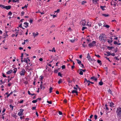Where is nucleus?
I'll use <instances>...</instances> for the list:
<instances>
[{
    "instance_id": "0eeeda50",
    "label": "nucleus",
    "mask_w": 121,
    "mask_h": 121,
    "mask_svg": "<svg viewBox=\"0 0 121 121\" xmlns=\"http://www.w3.org/2000/svg\"><path fill=\"white\" fill-rule=\"evenodd\" d=\"M20 111L18 113V115L19 116H21L23 115V112L24 110L22 109H20Z\"/></svg>"
},
{
    "instance_id": "2eb2a0df",
    "label": "nucleus",
    "mask_w": 121,
    "mask_h": 121,
    "mask_svg": "<svg viewBox=\"0 0 121 121\" xmlns=\"http://www.w3.org/2000/svg\"><path fill=\"white\" fill-rule=\"evenodd\" d=\"M91 25V22H87V24L86 25L87 26L90 27Z\"/></svg>"
},
{
    "instance_id": "6ab92c4d",
    "label": "nucleus",
    "mask_w": 121,
    "mask_h": 121,
    "mask_svg": "<svg viewBox=\"0 0 121 121\" xmlns=\"http://www.w3.org/2000/svg\"><path fill=\"white\" fill-rule=\"evenodd\" d=\"M13 72L15 73H16V72H17V68H14L13 69Z\"/></svg>"
},
{
    "instance_id": "dca6fc26",
    "label": "nucleus",
    "mask_w": 121,
    "mask_h": 121,
    "mask_svg": "<svg viewBox=\"0 0 121 121\" xmlns=\"http://www.w3.org/2000/svg\"><path fill=\"white\" fill-rule=\"evenodd\" d=\"M78 92L77 90H73L72 91V93L73 94L75 93L76 94V95H78Z\"/></svg>"
},
{
    "instance_id": "c9c22d12",
    "label": "nucleus",
    "mask_w": 121,
    "mask_h": 121,
    "mask_svg": "<svg viewBox=\"0 0 121 121\" xmlns=\"http://www.w3.org/2000/svg\"><path fill=\"white\" fill-rule=\"evenodd\" d=\"M27 7V6L26 4L23 7H22V9H23L25 8H26Z\"/></svg>"
},
{
    "instance_id": "f3484780",
    "label": "nucleus",
    "mask_w": 121,
    "mask_h": 121,
    "mask_svg": "<svg viewBox=\"0 0 121 121\" xmlns=\"http://www.w3.org/2000/svg\"><path fill=\"white\" fill-rule=\"evenodd\" d=\"M12 72V70H10L8 71L7 73H6L8 74H10Z\"/></svg>"
},
{
    "instance_id": "69168bd1",
    "label": "nucleus",
    "mask_w": 121,
    "mask_h": 121,
    "mask_svg": "<svg viewBox=\"0 0 121 121\" xmlns=\"http://www.w3.org/2000/svg\"><path fill=\"white\" fill-rule=\"evenodd\" d=\"M93 116V115H91L90 116V119H91L92 118V117Z\"/></svg>"
},
{
    "instance_id": "09e8293b",
    "label": "nucleus",
    "mask_w": 121,
    "mask_h": 121,
    "mask_svg": "<svg viewBox=\"0 0 121 121\" xmlns=\"http://www.w3.org/2000/svg\"><path fill=\"white\" fill-rule=\"evenodd\" d=\"M71 57H72V58L73 57V56L72 55H69V59L70 60V59H71Z\"/></svg>"
},
{
    "instance_id": "72a5a7b5",
    "label": "nucleus",
    "mask_w": 121,
    "mask_h": 121,
    "mask_svg": "<svg viewBox=\"0 0 121 121\" xmlns=\"http://www.w3.org/2000/svg\"><path fill=\"white\" fill-rule=\"evenodd\" d=\"M26 60H26V58H24V60H23V61L24 62H25L26 63H27V61Z\"/></svg>"
},
{
    "instance_id": "39448f33",
    "label": "nucleus",
    "mask_w": 121,
    "mask_h": 121,
    "mask_svg": "<svg viewBox=\"0 0 121 121\" xmlns=\"http://www.w3.org/2000/svg\"><path fill=\"white\" fill-rule=\"evenodd\" d=\"M26 72L25 70L23 69H22V70L19 73L21 76H24L25 73Z\"/></svg>"
},
{
    "instance_id": "79ce46f5",
    "label": "nucleus",
    "mask_w": 121,
    "mask_h": 121,
    "mask_svg": "<svg viewBox=\"0 0 121 121\" xmlns=\"http://www.w3.org/2000/svg\"><path fill=\"white\" fill-rule=\"evenodd\" d=\"M105 107H106V110H109V109L108 107L107 106V104H105Z\"/></svg>"
},
{
    "instance_id": "13d9d810",
    "label": "nucleus",
    "mask_w": 121,
    "mask_h": 121,
    "mask_svg": "<svg viewBox=\"0 0 121 121\" xmlns=\"http://www.w3.org/2000/svg\"><path fill=\"white\" fill-rule=\"evenodd\" d=\"M23 100H21L19 102V103H23Z\"/></svg>"
},
{
    "instance_id": "a878e982",
    "label": "nucleus",
    "mask_w": 121,
    "mask_h": 121,
    "mask_svg": "<svg viewBox=\"0 0 121 121\" xmlns=\"http://www.w3.org/2000/svg\"><path fill=\"white\" fill-rule=\"evenodd\" d=\"M43 86H42V84H41L40 85V87L38 89H42Z\"/></svg>"
},
{
    "instance_id": "a18cd8bd",
    "label": "nucleus",
    "mask_w": 121,
    "mask_h": 121,
    "mask_svg": "<svg viewBox=\"0 0 121 121\" xmlns=\"http://www.w3.org/2000/svg\"><path fill=\"white\" fill-rule=\"evenodd\" d=\"M62 68V69H65V65H63L61 67Z\"/></svg>"
},
{
    "instance_id": "1a4fd4ad",
    "label": "nucleus",
    "mask_w": 121,
    "mask_h": 121,
    "mask_svg": "<svg viewBox=\"0 0 121 121\" xmlns=\"http://www.w3.org/2000/svg\"><path fill=\"white\" fill-rule=\"evenodd\" d=\"M108 104L109 106L111 107H114V103L112 102L110 103L108 102Z\"/></svg>"
},
{
    "instance_id": "aec40b11",
    "label": "nucleus",
    "mask_w": 121,
    "mask_h": 121,
    "mask_svg": "<svg viewBox=\"0 0 121 121\" xmlns=\"http://www.w3.org/2000/svg\"><path fill=\"white\" fill-rule=\"evenodd\" d=\"M111 40H112V38H111ZM107 40H108V42L109 43H112V40H111L109 39H108Z\"/></svg>"
},
{
    "instance_id": "c85d7f7f",
    "label": "nucleus",
    "mask_w": 121,
    "mask_h": 121,
    "mask_svg": "<svg viewBox=\"0 0 121 121\" xmlns=\"http://www.w3.org/2000/svg\"><path fill=\"white\" fill-rule=\"evenodd\" d=\"M62 82V80L61 79H60L59 81H58V82L59 84H60Z\"/></svg>"
},
{
    "instance_id": "bf43d9fd",
    "label": "nucleus",
    "mask_w": 121,
    "mask_h": 121,
    "mask_svg": "<svg viewBox=\"0 0 121 121\" xmlns=\"http://www.w3.org/2000/svg\"><path fill=\"white\" fill-rule=\"evenodd\" d=\"M24 116H22L20 117V118L21 119H22L23 118H24Z\"/></svg>"
},
{
    "instance_id": "774afa93",
    "label": "nucleus",
    "mask_w": 121,
    "mask_h": 121,
    "mask_svg": "<svg viewBox=\"0 0 121 121\" xmlns=\"http://www.w3.org/2000/svg\"><path fill=\"white\" fill-rule=\"evenodd\" d=\"M36 108V107H32V109L33 110L35 109Z\"/></svg>"
},
{
    "instance_id": "f257e3e1",
    "label": "nucleus",
    "mask_w": 121,
    "mask_h": 121,
    "mask_svg": "<svg viewBox=\"0 0 121 121\" xmlns=\"http://www.w3.org/2000/svg\"><path fill=\"white\" fill-rule=\"evenodd\" d=\"M99 39L100 41L105 42L106 39V35L103 34H100L99 37Z\"/></svg>"
},
{
    "instance_id": "5fc2aeb1",
    "label": "nucleus",
    "mask_w": 121,
    "mask_h": 121,
    "mask_svg": "<svg viewBox=\"0 0 121 121\" xmlns=\"http://www.w3.org/2000/svg\"><path fill=\"white\" fill-rule=\"evenodd\" d=\"M21 14H22L21 15L22 16L24 14V12H23V11L22 12H21Z\"/></svg>"
},
{
    "instance_id": "473e14b6",
    "label": "nucleus",
    "mask_w": 121,
    "mask_h": 121,
    "mask_svg": "<svg viewBox=\"0 0 121 121\" xmlns=\"http://www.w3.org/2000/svg\"><path fill=\"white\" fill-rule=\"evenodd\" d=\"M37 99L32 101V102L33 103H35L37 102Z\"/></svg>"
},
{
    "instance_id": "0e129e2a",
    "label": "nucleus",
    "mask_w": 121,
    "mask_h": 121,
    "mask_svg": "<svg viewBox=\"0 0 121 121\" xmlns=\"http://www.w3.org/2000/svg\"><path fill=\"white\" fill-rule=\"evenodd\" d=\"M95 55V56H96L97 57H100V56L99 55Z\"/></svg>"
},
{
    "instance_id": "20e7f679",
    "label": "nucleus",
    "mask_w": 121,
    "mask_h": 121,
    "mask_svg": "<svg viewBox=\"0 0 121 121\" xmlns=\"http://www.w3.org/2000/svg\"><path fill=\"white\" fill-rule=\"evenodd\" d=\"M87 58L88 59V60L90 62L94 60L93 59L91 58L89 53L88 54Z\"/></svg>"
},
{
    "instance_id": "c756f323",
    "label": "nucleus",
    "mask_w": 121,
    "mask_h": 121,
    "mask_svg": "<svg viewBox=\"0 0 121 121\" xmlns=\"http://www.w3.org/2000/svg\"><path fill=\"white\" fill-rule=\"evenodd\" d=\"M87 29V28L85 27H83L82 28V30L83 31L85 29Z\"/></svg>"
},
{
    "instance_id": "f8f14e48",
    "label": "nucleus",
    "mask_w": 121,
    "mask_h": 121,
    "mask_svg": "<svg viewBox=\"0 0 121 121\" xmlns=\"http://www.w3.org/2000/svg\"><path fill=\"white\" fill-rule=\"evenodd\" d=\"M91 79H92L93 80H95V81H97V78L94 76H93L92 77H91Z\"/></svg>"
},
{
    "instance_id": "7ed1b4c3",
    "label": "nucleus",
    "mask_w": 121,
    "mask_h": 121,
    "mask_svg": "<svg viewBox=\"0 0 121 121\" xmlns=\"http://www.w3.org/2000/svg\"><path fill=\"white\" fill-rule=\"evenodd\" d=\"M0 7L2 9H5L7 10L10 9L11 7V6L10 5L5 6L1 4H0Z\"/></svg>"
},
{
    "instance_id": "a211bd4d",
    "label": "nucleus",
    "mask_w": 121,
    "mask_h": 121,
    "mask_svg": "<svg viewBox=\"0 0 121 121\" xmlns=\"http://www.w3.org/2000/svg\"><path fill=\"white\" fill-rule=\"evenodd\" d=\"M106 7V6H100V8L103 10H105L104 9V8Z\"/></svg>"
},
{
    "instance_id": "f03ea898",
    "label": "nucleus",
    "mask_w": 121,
    "mask_h": 121,
    "mask_svg": "<svg viewBox=\"0 0 121 121\" xmlns=\"http://www.w3.org/2000/svg\"><path fill=\"white\" fill-rule=\"evenodd\" d=\"M116 113L118 118L120 119L121 118V108H117Z\"/></svg>"
},
{
    "instance_id": "9b49d317",
    "label": "nucleus",
    "mask_w": 121,
    "mask_h": 121,
    "mask_svg": "<svg viewBox=\"0 0 121 121\" xmlns=\"http://www.w3.org/2000/svg\"><path fill=\"white\" fill-rule=\"evenodd\" d=\"M104 22L103 21H101L98 24V25L99 26H101L102 25V23H104Z\"/></svg>"
},
{
    "instance_id": "5701e85b",
    "label": "nucleus",
    "mask_w": 121,
    "mask_h": 121,
    "mask_svg": "<svg viewBox=\"0 0 121 121\" xmlns=\"http://www.w3.org/2000/svg\"><path fill=\"white\" fill-rule=\"evenodd\" d=\"M103 26L107 28H109L110 27V26L108 25H104Z\"/></svg>"
},
{
    "instance_id": "8fccbe9b",
    "label": "nucleus",
    "mask_w": 121,
    "mask_h": 121,
    "mask_svg": "<svg viewBox=\"0 0 121 121\" xmlns=\"http://www.w3.org/2000/svg\"><path fill=\"white\" fill-rule=\"evenodd\" d=\"M94 117L95 120H96L97 118V116L96 115H94Z\"/></svg>"
},
{
    "instance_id": "3c124183",
    "label": "nucleus",
    "mask_w": 121,
    "mask_h": 121,
    "mask_svg": "<svg viewBox=\"0 0 121 121\" xmlns=\"http://www.w3.org/2000/svg\"><path fill=\"white\" fill-rule=\"evenodd\" d=\"M47 102L50 104H52V102H51L49 101H47Z\"/></svg>"
},
{
    "instance_id": "58836bf2",
    "label": "nucleus",
    "mask_w": 121,
    "mask_h": 121,
    "mask_svg": "<svg viewBox=\"0 0 121 121\" xmlns=\"http://www.w3.org/2000/svg\"><path fill=\"white\" fill-rule=\"evenodd\" d=\"M60 11V9H57L56 11H55V13H59Z\"/></svg>"
},
{
    "instance_id": "7c9ffc66",
    "label": "nucleus",
    "mask_w": 121,
    "mask_h": 121,
    "mask_svg": "<svg viewBox=\"0 0 121 121\" xmlns=\"http://www.w3.org/2000/svg\"><path fill=\"white\" fill-rule=\"evenodd\" d=\"M85 80V82H86L87 83H88V82H90V81L89 80H87L86 78H85L84 79Z\"/></svg>"
},
{
    "instance_id": "e2e57ef3",
    "label": "nucleus",
    "mask_w": 121,
    "mask_h": 121,
    "mask_svg": "<svg viewBox=\"0 0 121 121\" xmlns=\"http://www.w3.org/2000/svg\"><path fill=\"white\" fill-rule=\"evenodd\" d=\"M80 65L81 67H82V68L84 67V65H83L82 64H81V65Z\"/></svg>"
},
{
    "instance_id": "c03bdc74",
    "label": "nucleus",
    "mask_w": 121,
    "mask_h": 121,
    "mask_svg": "<svg viewBox=\"0 0 121 121\" xmlns=\"http://www.w3.org/2000/svg\"><path fill=\"white\" fill-rule=\"evenodd\" d=\"M58 75L60 77H62L61 74L60 72H59L58 73Z\"/></svg>"
},
{
    "instance_id": "338daca9",
    "label": "nucleus",
    "mask_w": 121,
    "mask_h": 121,
    "mask_svg": "<svg viewBox=\"0 0 121 121\" xmlns=\"http://www.w3.org/2000/svg\"><path fill=\"white\" fill-rule=\"evenodd\" d=\"M28 94L29 95H30L31 94V93L29 91H28Z\"/></svg>"
},
{
    "instance_id": "bb28decb",
    "label": "nucleus",
    "mask_w": 121,
    "mask_h": 121,
    "mask_svg": "<svg viewBox=\"0 0 121 121\" xmlns=\"http://www.w3.org/2000/svg\"><path fill=\"white\" fill-rule=\"evenodd\" d=\"M43 77L42 76H40L39 78V80L40 81H42Z\"/></svg>"
},
{
    "instance_id": "412c9836",
    "label": "nucleus",
    "mask_w": 121,
    "mask_h": 121,
    "mask_svg": "<svg viewBox=\"0 0 121 121\" xmlns=\"http://www.w3.org/2000/svg\"><path fill=\"white\" fill-rule=\"evenodd\" d=\"M97 62L99 64V65H102V63L101 61L100 60H97Z\"/></svg>"
},
{
    "instance_id": "4d7b16f0",
    "label": "nucleus",
    "mask_w": 121,
    "mask_h": 121,
    "mask_svg": "<svg viewBox=\"0 0 121 121\" xmlns=\"http://www.w3.org/2000/svg\"><path fill=\"white\" fill-rule=\"evenodd\" d=\"M114 44H118V43L117 42L115 41L114 42Z\"/></svg>"
},
{
    "instance_id": "49530a36",
    "label": "nucleus",
    "mask_w": 121,
    "mask_h": 121,
    "mask_svg": "<svg viewBox=\"0 0 121 121\" xmlns=\"http://www.w3.org/2000/svg\"><path fill=\"white\" fill-rule=\"evenodd\" d=\"M58 113L59 115H62V113L60 111H59V112Z\"/></svg>"
},
{
    "instance_id": "603ef678",
    "label": "nucleus",
    "mask_w": 121,
    "mask_h": 121,
    "mask_svg": "<svg viewBox=\"0 0 121 121\" xmlns=\"http://www.w3.org/2000/svg\"><path fill=\"white\" fill-rule=\"evenodd\" d=\"M12 13L11 12H9L8 14L9 15H11L12 14Z\"/></svg>"
},
{
    "instance_id": "ddd939ff",
    "label": "nucleus",
    "mask_w": 121,
    "mask_h": 121,
    "mask_svg": "<svg viewBox=\"0 0 121 121\" xmlns=\"http://www.w3.org/2000/svg\"><path fill=\"white\" fill-rule=\"evenodd\" d=\"M28 23L26 22H25L24 23V26L26 28H27L28 26Z\"/></svg>"
},
{
    "instance_id": "9d476101",
    "label": "nucleus",
    "mask_w": 121,
    "mask_h": 121,
    "mask_svg": "<svg viewBox=\"0 0 121 121\" xmlns=\"http://www.w3.org/2000/svg\"><path fill=\"white\" fill-rule=\"evenodd\" d=\"M33 36L35 38L36 36L39 35V33L37 32H36L35 33H33Z\"/></svg>"
},
{
    "instance_id": "ea45409f",
    "label": "nucleus",
    "mask_w": 121,
    "mask_h": 121,
    "mask_svg": "<svg viewBox=\"0 0 121 121\" xmlns=\"http://www.w3.org/2000/svg\"><path fill=\"white\" fill-rule=\"evenodd\" d=\"M26 59V60H27V63H28L29 62L28 61H29V62L30 61V60L29 59V58L28 57Z\"/></svg>"
},
{
    "instance_id": "cd10ccee",
    "label": "nucleus",
    "mask_w": 121,
    "mask_h": 121,
    "mask_svg": "<svg viewBox=\"0 0 121 121\" xmlns=\"http://www.w3.org/2000/svg\"><path fill=\"white\" fill-rule=\"evenodd\" d=\"M9 107L10 108L12 109V110H13V107L12 105V104H10L9 105Z\"/></svg>"
},
{
    "instance_id": "680f3d73",
    "label": "nucleus",
    "mask_w": 121,
    "mask_h": 121,
    "mask_svg": "<svg viewBox=\"0 0 121 121\" xmlns=\"http://www.w3.org/2000/svg\"><path fill=\"white\" fill-rule=\"evenodd\" d=\"M98 0H93V2H97Z\"/></svg>"
},
{
    "instance_id": "393cba45",
    "label": "nucleus",
    "mask_w": 121,
    "mask_h": 121,
    "mask_svg": "<svg viewBox=\"0 0 121 121\" xmlns=\"http://www.w3.org/2000/svg\"><path fill=\"white\" fill-rule=\"evenodd\" d=\"M103 16H105V17H107L108 16V15L107 14H102Z\"/></svg>"
},
{
    "instance_id": "052dcab7",
    "label": "nucleus",
    "mask_w": 121,
    "mask_h": 121,
    "mask_svg": "<svg viewBox=\"0 0 121 121\" xmlns=\"http://www.w3.org/2000/svg\"><path fill=\"white\" fill-rule=\"evenodd\" d=\"M57 16L56 15H52L53 17V18H55Z\"/></svg>"
},
{
    "instance_id": "37998d69",
    "label": "nucleus",
    "mask_w": 121,
    "mask_h": 121,
    "mask_svg": "<svg viewBox=\"0 0 121 121\" xmlns=\"http://www.w3.org/2000/svg\"><path fill=\"white\" fill-rule=\"evenodd\" d=\"M19 31H16L15 33V34H16V37H17V35L18 33H19Z\"/></svg>"
},
{
    "instance_id": "6e6d98bb",
    "label": "nucleus",
    "mask_w": 121,
    "mask_h": 121,
    "mask_svg": "<svg viewBox=\"0 0 121 121\" xmlns=\"http://www.w3.org/2000/svg\"><path fill=\"white\" fill-rule=\"evenodd\" d=\"M5 111V109L4 108H3V111L2 112V113H4V112Z\"/></svg>"
},
{
    "instance_id": "de8ad7c7",
    "label": "nucleus",
    "mask_w": 121,
    "mask_h": 121,
    "mask_svg": "<svg viewBox=\"0 0 121 121\" xmlns=\"http://www.w3.org/2000/svg\"><path fill=\"white\" fill-rule=\"evenodd\" d=\"M53 51H54V52H56V51L55 49V48H52V52H53Z\"/></svg>"
},
{
    "instance_id": "b1692460",
    "label": "nucleus",
    "mask_w": 121,
    "mask_h": 121,
    "mask_svg": "<svg viewBox=\"0 0 121 121\" xmlns=\"http://www.w3.org/2000/svg\"><path fill=\"white\" fill-rule=\"evenodd\" d=\"M76 60L77 61L78 63L79 64V65H80V64L81 63V61L78 60Z\"/></svg>"
},
{
    "instance_id": "4c0bfd02",
    "label": "nucleus",
    "mask_w": 121,
    "mask_h": 121,
    "mask_svg": "<svg viewBox=\"0 0 121 121\" xmlns=\"http://www.w3.org/2000/svg\"><path fill=\"white\" fill-rule=\"evenodd\" d=\"M108 49L109 50H111L113 48V47H108Z\"/></svg>"
},
{
    "instance_id": "423d86ee",
    "label": "nucleus",
    "mask_w": 121,
    "mask_h": 121,
    "mask_svg": "<svg viewBox=\"0 0 121 121\" xmlns=\"http://www.w3.org/2000/svg\"><path fill=\"white\" fill-rule=\"evenodd\" d=\"M96 42L95 41H93L91 43H90L88 44V46L90 48L93 47L94 45V44H95Z\"/></svg>"
},
{
    "instance_id": "e433bc0d",
    "label": "nucleus",
    "mask_w": 121,
    "mask_h": 121,
    "mask_svg": "<svg viewBox=\"0 0 121 121\" xmlns=\"http://www.w3.org/2000/svg\"><path fill=\"white\" fill-rule=\"evenodd\" d=\"M99 84L100 85H103V83L102 82L100 81L99 82Z\"/></svg>"
},
{
    "instance_id": "864d4df0",
    "label": "nucleus",
    "mask_w": 121,
    "mask_h": 121,
    "mask_svg": "<svg viewBox=\"0 0 121 121\" xmlns=\"http://www.w3.org/2000/svg\"><path fill=\"white\" fill-rule=\"evenodd\" d=\"M74 40H70V41L72 43H73L74 42Z\"/></svg>"
},
{
    "instance_id": "a19ab883",
    "label": "nucleus",
    "mask_w": 121,
    "mask_h": 121,
    "mask_svg": "<svg viewBox=\"0 0 121 121\" xmlns=\"http://www.w3.org/2000/svg\"><path fill=\"white\" fill-rule=\"evenodd\" d=\"M108 92L110 94H111V93H112V91H111V89H109L108 90Z\"/></svg>"
},
{
    "instance_id": "2f4dec72",
    "label": "nucleus",
    "mask_w": 121,
    "mask_h": 121,
    "mask_svg": "<svg viewBox=\"0 0 121 121\" xmlns=\"http://www.w3.org/2000/svg\"><path fill=\"white\" fill-rule=\"evenodd\" d=\"M86 3V2L85 1V0L83 1L82 2V5H84L85 4V3Z\"/></svg>"
},
{
    "instance_id": "6e6552de",
    "label": "nucleus",
    "mask_w": 121,
    "mask_h": 121,
    "mask_svg": "<svg viewBox=\"0 0 121 121\" xmlns=\"http://www.w3.org/2000/svg\"><path fill=\"white\" fill-rule=\"evenodd\" d=\"M86 21L85 20H82L81 22V23L83 26H84L86 25Z\"/></svg>"
},
{
    "instance_id": "4468645a",
    "label": "nucleus",
    "mask_w": 121,
    "mask_h": 121,
    "mask_svg": "<svg viewBox=\"0 0 121 121\" xmlns=\"http://www.w3.org/2000/svg\"><path fill=\"white\" fill-rule=\"evenodd\" d=\"M117 4V3L116 2H114L113 1H112V2H111V5H114L116 6Z\"/></svg>"
},
{
    "instance_id": "f704fd0d",
    "label": "nucleus",
    "mask_w": 121,
    "mask_h": 121,
    "mask_svg": "<svg viewBox=\"0 0 121 121\" xmlns=\"http://www.w3.org/2000/svg\"><path fill=\"white\" fill-rule=\"evenodd\" d=\"M79 73L80 75H82L83 74V72L81 70V71H80V72Z\"/></svg>"
},
{
    "instance_id": "4be33fe9",
    "label": "nucleus",
    "mask_w": 121,
    "mask_h": 121,
    "mask_svg": "<svg viewBox=\"0 0 121 121\" xmlns=\"http://www.w3.org/2000/svg\"><path fill=\"white\" fill-rule=\"evenodd\" d=\"M53 89V88H52L51 87H50V88L49 89V93H51L52 92V90Z\"/></svg>"
}]
</instances>
